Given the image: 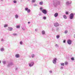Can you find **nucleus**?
Returning a JSON list of instances; mask_svg holds the SVG:
<instances>
[{"label":"nucleus","mask_w":75,"mask_h":75,"mask_svg":"<svg viewBox=\"0 0 75 75\" xmlns=\"http://www.w3.org/2000/svg\"><path fill=\"white\" fill-rule=\"evenodd\" d=\"M55 46L56 47H59V46L57 44H56L55 45Z\"/></svg>","instance_id":"nucleus-34"},{"label":"nucleus","mask_w":75,"mask_h":75,"mask_svg":"<svg viewBox=\"0 0 75 75\" xmlns=\"http://www.w3.org/2000/svg\"><path fill=\"white\" fill-rule=\"evenodd\" d=\"M25 11H27V13H30L31 10L30 9H28V8L27 7L25 8Z\"/></svg>","instance_id":"nucleus-6"},{"label":"nucleus","mask_w":75,"mask_h":75,"mask_svg":"<svg viewBox=\"0 0 75 75\" xmlns=\"http://www.w3.org/2000/svg\"><path fill=\"white\" fill-rule=\"evenodd\" d=\"M15 57H16V58H19V57H20V55L18 54H16L15 55Z\"/></svg>","instance_id":"nucleus-15"},{"label":"nucleus","mask_w":75,"mask_h":75,"mask_svg":"<svg viewBox=\"0 0 75 75\" xmlns=\"http://www.w3.org/2000/svg\"><path fill=\"white\" fill-rule=\"evenodd\" d=\"M32 3H35V0H32L31 1Z\"/></svg>","instance_id":"nucleus-20"},{"label":"nucleus","mask_w":75,"mask_h":75,"mask_svg":"<svg viewBox=\"0 0 75 75\" xmlns=\"http://www.w3.org/2000/svg\"><path fill=\"white\" fill-rule=\"evenodd\" d=\"M34 65V62H31L29 64V67H33Z\"/></svg>","instance_id":"nucleus-5"},{"label":"nucleus","mask_w":75,"mask_h":75,"mask_svg":"<svg viewBox=\"0 0 75 75\" xmlns=\"http://www.w3.org/2000/svg\"><path fill=\"white\" fill-rule=\"evenodd\" d=\"M8 31H11L13 30V28L10 27H8Z\"/></svg>","instance_id":"nucleus-10"},{"label":"nucleus","mask_w":75,"mask_h":75,"mask_svg":"<svg viewBox=\"0 0 75 75\" xmlns=\"http://www.w3.org/2000/svg\"><path fill=\"white\" fill-rule=\"evenodd\" d=\"M66 14H67V15H68V12H66Z\"/></svg>","instance_id":"nucleus-37"},{"label":"nucleus","mask_w":75,"mask_h":75,"mask_svg":"<svg viewBox=\"0 0 75 75\" xmlns=\"http://www.w3.org/2000/svg\"><path fill=\"white\" fill-rule=\"evenodd\" d=\"M42 35H45V30H42Z\"/></svg>","instance_id":"nucleus-12"},{"label":"nucleus","mask_w":75,"mask_h":75,"mask_svg":"<svg viewBox=\"0 0 75 75\" xmlns=\"http://www.w3.org/2000/svg\"><path fill=\"white\" fill-rule=\"evenodd\" d=\"M68 63L67 62H65V64L66 65H68Z\"/></svg>","instance_id":"nucleus-26"},{"label":"nucleus","mask_w":75,"mask_h":75,"mask_svg":"<svg viewBox=\"0 0 75 75\" xmlns=\"http://www.w3.org/2000/svg\"><path fill=\"white\" fill-rule=\"evenodd\" d=\"M1 51H3L4 50V49L3 48H1Z\"/></svg>","instance_id":"nucleus-18"},{"label":"nucleus","mask_w":75,"mask_h":75,"mask_svg":"<svg viewBox=\"0 0 75 75\" xmlns=\"http://www.w3.org/2000/svg\"><path fill=\"white\" fill-rule=\"evenodd\" d=\"M54 25L56 27H58V26H59V24H58V23H55L54 24Z\"/></svg>","instance_id":"nucleus-9"},{"label":"nucleus","mask_w":75,"mask_h":75,"mask_svg":"<svg viewBox=\"0 0 75 75\" xmlns=\"http://www.w3.org/2000/svg\"><path fill=\"white\" fill-rule=\"evenodd\" d=\"M59 35H57V36H56V38H59Z\"/></svg>","instance_id":"nucleus-28"},{"label":"nucleus","mask_w":75,"mask_h":75,"mask_svg":"<svg viewBox=\"0 0 75 75\" xmlns=\"http://www.w3.org/2000/svg\"><path fill=\"white\" fill-rule=\"evenodd\" d=\"M52 71H49V72H50V73H52Z\"/></svg>","instance_id":"nucleus-42"},{"label":"nucleus","mask_w":75,"mask_h":75,"mask_svg":"<svg viewBox=\"0 0 75 75\" xmlns=\"http://www.w3.org/2000/svg\"><path fill=\"white\" fill-rule=\"evenodd\" d=\"M30 1V0H28V1Z\"/></svg>","instance_id":"nucleus-47"},{"label":"nucleus","mask_w":75,"mask_h":75,"mask_svg":"<svg viewBox=\"0 0 75 75\" xmlns=\"http://www.w3.org/2000/svg\"><path fill=\"white\" fill-rule=\"evenodd\" d=\"M63 17L65 19H67V17L65 15H64L63 16Z\"/></svg>","instance_id":"nucleus-17"},{"label":"nucleus","mask_w":75,"mask_h":75,"mask_svg":"<svg viewBox=\"0 0 75 75\" xmlns=\"http://www.w3.org/2000/svg\"><path fill=\"white\" fill-rule=\"evenodd\" d=\"M74 15H75V13H71L69 16V17L70 19H71V20H72V19H73L74 18Z\"/></svg>","instance_id":"nucleus-3"},{"label":"nucleus","mask_w":75,"mask_h":75,"mask_svg":"<svg viewBox=\"0 0 75 75\" xmlns=\"http://www.w3.org/2000/svg\"><path fill=\"white\" fill-rule=\"evenodd\" d=\"M21 28L22 30H23V31H24V30H25V29H24V28L22 27Z\"/></svg>","instance_id":"nucleus-36"},{"label":"nucleus","mask_w":75,"mask_h":75,"mask_svg":"<svg viewBox=\"0 0 75 75\" xmlns=\"http://www.w3.org/2000/svg\"><path fill=\"white\" fill-rule=\"evenodd\" d=\"M35 31H36V32L38 31V29H35Z\"/></svg>","instance_id":"nucleus-38"},{"label":"nucleus","mask_w":75,"mask_h":75,"mask_svg":"<svg viewBox=\"0 0 75 75\" xmlns=\"http://www.w3.org/2000/svg\"><path fill=\"white\" fill-rule=\"evenodd\" d=\"M13 2L14 3H17V1L16 0H14Z\"/></svg>","instance_id":"nucleus-30"},{"label":"nucleus","mask_w":75,"mask_h":75,"mask_svg":"<svg viewBox=\"0 0 75 75\" xmlns=\"http://www.w3.org/2000/svg\"><path fill=\"white\" fill-rule=\"evenodd\" d=\"M14 65V63L12 62L9 63L7 65V67H11V66H12V65Z\"/></svg>","instance_id":"nucleus-4"},{"label":"nucleus","mask_w":75,"mask_h":75,"mask_svg":"<svg viewBox=\"0 0 75 75\" xmlns=\"http://www.w3.org/2000/svg\"><path fill=\"white\" fill-rule=\"evenodd\" d=\"M64 69V67H62V66H61L60 67V69Z\"/></svg>","instance_id":"nucleus-32"},{"label":"nucleus","mask_w":75,"mask_h":75,"mask_svg":"<svg viewBox=\"0 0 75 75\" xmlns=\"http://www.w3.org/2000/svg\"><path fill=\"white\" fill-rule=\"evenodd\" d=\"M16 70H17V69H18V68H16Z\"/></svg>","instance_id":"nucleus-43"},{"label":"nucleus","mask_w":75,"mask_h":75,"mask_svg":"<svg viewBox=\"0 0 75 75\" xmlns=\"http://www.w3.org/2000/svg\"><path fill=\"white\" fill-rule=\"evenodd\" d=\"M28 24H30V22H28Z\"/></svg>","instance_id":"nucleus-44"},{"label":"nucleus","mask_w":75,"mask_h":75,"mask_svg":"<svg viewBox=\"0 0 75 75\" xmlns=\"http://www.w3.org/2000/svg\"><path fill=\"white\" fill-rule=\"evenodd\" d=\"M15 18H18V15H15Z\"/></svg>","instance_id":"nucleus-19"},{"label":"nucleus","mask_w":75,"mask_h":75,"mask_svg":"<svg viewBox=\"0 0 75 75\" xmlns=\"http://www.w3.org/2000/svg\"><path fill=\"white\" fill-rule=\"evenodd\" d=\"M4 41V39H1V41Z\"/></svg>","instance_id":"nucleus-40"},{"label":"nucleus","mask_w":75,"mask_h":75,"mask_svg":"<svg viewBox=\"0 0 75 75\" xmlns=\"http://www.w3.org/2000/svg\"><path fill=\"white\" fill-rule=\"evenodd\" d=\"M31 57L32 58H34L35 55L34 54H32L31 55Z\"/></svg>","instance_id":"nucleus-24"},{"label":"nucleus","mask_w":75,"mask_h":75,"mask_svg":"<svg viewBox=\"0 0 75 75\" xmlns=\"http://www.w3.org/2000/svg\"><path fill=\"white\" fill-rule=\"evenodd\" d=\"M8 27V25H7V24L4 25V27L5 28H6V27Z\"/></svg>","instance_id":"nucleus-16"},{"label":"nucleus","mask_w":75,"mask_h":75,"mask_svg":"<svg viewBox=\"0 0 75 75\" xmlns=\"http://www.w3.org/2000/svg\"><path fill=\"white\" fill-rule=\"evenodd\" d=\"M43 18L44 20H46V17L44 16L43 17Z\"/></svg>","instance_id":"nucleus-29"},{"label":"nucleus","mask_w":75,"mask_h":75,"mask_svg":"<svg viewBox=\"0 0 75 75\" xmlns=\"http://www.w3.org/2000/svg\"><path fill=\"white\" fill-rule=\"evenodd\" d=\"M1 1H3V0H1Z\"/></svg>","instance_id":"nucleus-48"},{"label":"nucleus","mask_w":75,"mask_h":75,"mask_svg":"<svg viewBox=\"0 0 75 75\" xmlns=\"http://www.w3.org/2000/svg\"><path fill=\"white\" fill-rule=\"evenodd\" d=\"M66 41L65 40H63V42L64 43H65V42H66Z\"/></svg>","instance_id":"nucleus-39"},{"label":"nucleus","mask_w":75,"mask_h":75,"mask_svg":"<svg viewBox=\"0 0 75 75\" xmlns=\"http://www.w3.org/2000/svg\"><path fill=\"white\" fill-rule=\"evenodd\" d=\"M54 3L53 4L54 6L55 7L58 6V5H60V2L59 1H57V0H54L53 1Z\"/></svg>","instance_id":"nucleus-1"},{"label":"nucleus","mask_w":75,"mask_h":75,"mask_svg":"<svg viewBox=\"0 0 75 75\" xmlns=\"http://www.w3.org/2000/svg\"><path fill=\"white\" fill-rule=\"evenodd\" d=\"M57 58H55L52 61V62L53 63V64H55L56 63H57Z\"/></svg>","instance_id":"nucleus-8"},{"label":"nucleus","mask_w":75,"mask_h":75,"mask_svg":"<svg viewBox=\"0 0 75 75\" xmlns=\"http://www.w3.org/2000/svg\"><path fill=\"white\" fill-rule=\"evenodd\" d=\"M64 33L65 34H67V33H68V31L66 30H65V32H64Z\"/></svg>","instance_id":"nucleus-27"},{"label":"nucleus","mask_w":75,"mask_h":75,"mask_svg":"<svg viewBox=\"0 0 75 75\" xmlns=\"http://www.w3.org/2000/svg\"><path fill=\"white\" fill-rule=\"evenodd\" d=\"M20 43L21 45H23V42L21 41L20 42Z\"/></svg>","instance_id":"nucleus-31"},{"label":"nucleus","mask_w":75,"mask_h":75,"mask_svg":"<svg viewBox=\"0 0 75 75\" xmlns=\"http://www.w3.org/2000/svg\"><path fill=\"white\" fill-rule=\"evenodd\" d=\"M34 6H37V4H34L33 5Z\"/></svg>","instance_id":"nucleus-41"},{"label":"nucleus","mask_w":75,"mask_h":75,"mask_svg":"<svg viewBox=\"0 0 75 75\" xmlns=\"http://www.w3.org/2000/svg\"><path fill=\"white\" fill-rule=\"evenodd\" d=\"M67 42L68 44H69V45H71L72 43V41L71 40L69 39L67 40Z\"/></svg>","instance_id":"nucleus-7"},{"label":"nucleus","mask_w":75,"mask_h":75,"mask_svg":"<svg viewBox=\"0 0 75 75\" xmlns=\"http://www.w3.org/2000/svg\"><path fill=\"white\" fill-rule=\"evenodd\" d=\"M3 64H5L6 63V61H3Z\"/></svg>","instance_id":"nucleus-22"},{"label":"nucleus","mask_w":75,"mask_h":75,"mask_svg":"<svg viewBox=\"0 0 75 75\" xmlns=\"http://www.w3.org/2000/svg\"><path fill=\"white\" fill-rule=\"evenodd\" d=\"M20 25H17L16 26L17 28H20Z\"/></svg>","instance_id":"nucleus-21"},{"label":"nucleus","mask_w":75,"mask_h":75,"mask_svg":"<svg viewBox=\"0 0 75 75\" xmlns=\"http://www.w3.org/2000/svg\"><path fill=\"white\" fill-rule=\"evenodd\" d=\"M1 63V61L0 60V64Z\"/></svg>","instance_id":"nucleus-46"},{"label":"nucleus","mask_w":75,"mask_h":75,"mask_svg":"<svg viewBox=\"0 0 75 75\" xmlns=\"http://www.w3.org/2000/svg\"><path fill=\"white\" fill-rule=\"evenodd\" d=\"M43 4H44V3L42 1L40 2L39 3V4H40V5H43Z\"/></svg>","instance_id":"nucleus-14"},{"label":"nucleus","mask_w":75,"mask_h":75,"mask_svg":"<svg viewBox=\"0 0 75 75\" xmlns=\"http://www.w3.org/2000/svg\"><path fill=\"white\" fill-rule=\"evenodd\" d=\"M61 66H64V63H61Z\"/></svg>","instance_id":"nucleus-25"},{"label":"nucleus","mask_w":75,"mask_h":75,"mask_svg":"<svg viewBox=\"0 0 75 75\" xmlns=\"http://www.w3.org/2000/svg\"><path fill=\"white\" fill-rule=\"evenodd\" d=\"M13 35L14 36H16V35H17V33H13Z\"/></svg>","instance_id":"nucleus-23"},{"label":"nucleus","mask_w":75,"mask_h":75,"mask_svg":"<svg viewBox=\"0 0 75 75\" xmlns=\"http://www.w3.org/2000/svg\"><path fill=\"white\" fill-rule=\"evenodd\" d=\"M43 8L42 7H41L40 8V10H41L42 13L44 14H46L47 13V10L45 9H42Z\"/></svg>","instance_id":"nucleus-2"},{"label":"nucleus","mask_w":75,"mask_h":75,"mask_svg":"<svg viewBox=\"0 0 75 75\" xmlns=\"http://www.w3.org/2000/svg\"><path fill=\"white\" fill-rule=\"evenodd\" d=\"M74 38H75V35H74Z\"/></svg>","instance_id":"nucleus-45"},{"label":"nucleus","mask_w":75,"mask_h":75,"mask_svg":"<svg viewBox=\"0 0 75 75\" xmlns=\"http://www.w3.org/2000/svg\"><path fill=\"white\" fill-rule=\"evenodd\" d=\"M42 15V14H41V13H40L39 14V16H41Z\"/></svg>","instance_id":"nucleus-35"},{"label":"nucleus","mask_w":75,"mask_h":75,"mask_svg":"<svg viewBox=\"0 0 75 75\" xmlns=\"http://www.w3.org/2000/svg\"><path fill=\"white\" fill-rule=\"evenodd\" d=\"M71 1H68L67 2H66V4L67 5H69L70 4H71Z\"/></svg>","instance_id":"nucleus-11"},{"label":"nucleus","mask_w":75,"mask_h":75,"mask_svg":"<svg viewBox=\"0 0 75 75\" xmlns=\"http://www.w3.org/2000/svg\"><path fill=\"white\" fill-rule=\"evenodd\" d=\"M58 16V13H56L54 14V16L55 17H57Z\"/></svg>","instance_id":"nucleus-13"},{"label":"nucleus","mask_w":75,"mask_h":75,"mask_svg":"<svg viewBox=\"0 0 75 75\" xmlns=\"http://www.w3.org/2000/svg\"><path fill=\"white\" fill-rule=\"evenodd\" d=\"M71 60H72V61H74V57H72L71 58Z\"/></svg>","instance_id":"nucleus-33"}]
</instances>
